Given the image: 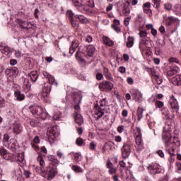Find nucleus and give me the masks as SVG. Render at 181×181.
<instances>
[{
	"mask_svg": "<svg viewBox=\"0 0 181 181\" xmlns=\"http://www.w3.org/2000/svg\"><path fill=\"white\" fill-rule=\"evenodd\" d=\"M38 163L41 167H36L35 172L41 175L43 177H47V180H52L56 175H57V168L54 167L53 165H49L46 168V170L43 169L45 165V160L42 156H38L37 158Z\"/></svg>",
	"mask_w": 181,
	"mask_h": 181,
	"instance_id": "f257e3e1",
	"label": "nucleus"
},
{
	"mask_svg": "<svg viewBox=\"0 0 181 181\" xmlns=\"http://www.w3.org/2000/svg\"><path fill=\"white\" fill-rule=\"evenodd\" d=\"M71 98L75 104L74 110L75 112L74 113V117L76 123L79 125H81L84 120L83 119V116L80 114V104H81V100H83V96L78 92H74L71 95Z\"/></svg>",
	"mask_w": 181,
	"mask_h": 181,
	"instance_id": "f03ea898",
	"label": "nucleus"
},
{
	"mask_svg": "<svg viewBox=\"0 0 181 181\" xmlns=\"http://www.w3.org/2000/svg\"><path fill=\"white\" fill-rule=\"evenodd\" d=\"M30 111L33 115H37L40 119H50V115L43 110V107L37 105L30 106Z\"/></svg>",
	"mask_w": 181,
	"mask_h": 181,
	"instance_id": "7ed1b4c3",
	"label": "nucleus"
},
{
	"mask_svg": "<svg viewBox=\"0 0 181 181\" xmlns=\"http://www.w3.org/2000/svg\"><path fill=\"white\" fill-rule=\"evenodd\" d=\"M133 134L136 140V148L137 152H141L142 149H144V142L142 141V132L141 131V128L135 127L133 129Z\"/></svg>",
	"mask_w": 181,
	"mask_h": 181,
	"instance_id": "20e7f679",
	"label": "nucleus"
},
{
	"mask_svg": "<svg viewBox=\"0 0 181 181\" xmlns=\"http://www.w3.org/2000/svg\"><path fill=\"white\" fill-rule=\"evenodd\" d=\"M162 139L165 146H170L172 145V127L169 124H167L163 128Z\"/></svg>",
	"mask_w": 181,
	"mask_h": 181,
	"instance_id": "39448f33",
	"label": "nucleus"
},
{
	"mask_svg": "<svg viewBox=\"0 0 181 181\" xmlns=\"http://www.w3.org/2000/svg\"><path fill=\"white\" fill-rule=\"evenodd\" d=\"M47 135L48 136V141L49 144H54V139L60 135L59 130L57 129V126L49 127L47 131Z\"/></svg>",
	"mask_w": 181,
	"mask_h": 181,
	"instance_id": "423d86ee",
	"label": "nucleus"
},
{
	"mask_svg": "<svg viewBox=\"0 0 181 181\" xmlns=\"http://www.w3.org/2000/svg\"><path fill=\"white\" fill-rule=\"evenodd\" d=\"M147 170L150 175L155 176V175H159L162 173V167L157 163H151L147 166Z\"/></svg>",
	"mask_w": 181,
	"mask_h": 181,
	"instance_id": "0eeeda50",
	"label": "nucleus"
},
{
	"mask_svg": "<svg viewBox=\"0 0 181 181\" xmlns=\"http://www.w3.org/2000/svg\"><path fill=\"white\" fill-rule=\"evenodd\" d=\"M130 94L134 101H136L137 103H142L143 95L142 93L139 91V90L134 88L131 89Z\"/></svg>",
	"mask_w": 181,
	"mask_h": 181,
	"instance_id": "6e6552de",
	"label": "nucleus"
},
{
	"mask_svg": "<svg viewBox=\"0 0 181 181\" xmlns=\"http://www.w3.org/2000/svg\"><path fill=\"white\" fill-rule=\"evenodd\" d=\"M99 88L101 91H111L114 88V83L105 81L99 84Z\"/></svg>",
	"mask_w": 181,
	"mask_h": 181,
	"instance_id": "1a4fd4ad",
	"label": "nucleus"
},
{
	"mask_svg": "<svg viewBox=\"0 0 181 181\" xmlns=\"http://www.w3.org/2000/svg\"><path fill=\"white\" fill-rule=\"evenodd\" d=\"M122 151V156L124 159H127V158L129 157L131 155V146L129 144L124 143L121 148Z\"/></svg>",
	"mask_w": 181,
	"mask_h": 181,
	"instance_id": "9d476101",
	"label": "nucleus"
},
{
	"mask_svg": "<svg viewBox=\"0 0 181 181\" xmlns=\"http://www.w3.org/2000/svg\"><path fill=\"white\" fill-rule=\"evenodd\" d=\"M42 75L45 78H47L48 81V84H50L51 86H55L56 87L59 86V83H57V81H56V78H54V76L50 75L47 71H42Z\"/></svg>",
	"mask_w": 181,
	"mask_h": 181,
	"instance_id": "9b49d317",
	"label": "nucleus"
},
{
	"mask_svg": "<svg viewBox=\"0 0 181 181\" xmlns=\"http://www.w3.org/2000/svg\"><path fill=\"white\" fill-rule=\"evenodd\" d=\"M169 106L173 113L179 111V103H177V100H176L173 95H172L169 100Z\"/></svg>",
	"mask_w": 181,
	"mask_h": 181,
	"instance_id": "f8f14e48",
	"label": "nucleus"
},
{
	"mask_svg": "<svg viewBox=\"0 0 181 181\" xmlns=\"http://www.w3.org/2000/svg\"><path fill=\"white\" fill-rule=\"evenodd\" d=\"M93 115L96 119H100L101 117H103L105 112L104 109L101 108L98 104L95 105L93 107Z\"/></svg>",
	"mask_w": 181,
	"mask_h": 181,
	"instance_id": "ddd939ff",
	"label": "nucleus"
},
{
	"mask_svg": "<svg viewBox=\"0 0 181 181\" xmlns=\"http://www.w3.org/2000/svg\"><path fill=\"white\" fill-rule=\"evenodd\" d=\"M6 74L8 76V77H11V80H13V78H16L18 77V74H19V69L16 67H13L12 69H6Z\"/></svg>",
	"mask_w": 181,
	"mask_h": 181,
	"instance_id": "4468645a",
	"label": "nucleus"
},
{
	"mask_svg": "<svg viewBox=\"0 0 181 181\" xmlns=\"http://www.w3.org/2000/svg\"><path fill=\"white\" fill-rule=\"evenodd\" d=\"M129 1H122L121 6H122V12L124 16H128L129 13H131V10L129 9Z\"/></svg>",
	"mask_w": 181,
	"mask_h": 181,
	"instance_id": "2eb2a0df",
	"label": "nucleus"
},
{
	"mask_svg": "<svg viewBox=\"0 0 181 181\" xmlns=\"http://www.w3.org/2000/svg\"><path fill=\"white\" fill-rule=\"evenodd\" d=\"M0 155L3 159H5L6 160H12L13 159V155L8 152V151L5 148L0 150Z\"/></svg>",
	"mask_w": 181,
	"mask_h": 181,
	"instance_id": "dca6fc26",
	"label": "nucleus"
},
{
	"mask_svg": "<svg viewBox=\"0 0 181 181\" xmlns=\"http://www.w3.org/2000/svg\"><path fill=\"white\" fill-rule=\"evenodd\" d=\"M106 168H108L109 175H115V173H117V167L114 166L112 163H111V160H107Z\"/></svg>",
	"mask_w": 181,
	"mask_h": 181,
	"instance_id": "f3484780",
	"label": "nucleus"
},
{
	"mask_svg": "<svg viewBox=\"0 0 181 181\" xmlns=\"http://www.w3.org/2000/svg\"><path fill=\"white\" fill-rule=\"evenodd\" d=\"M16 160L21 168H23L26 165V160H25V154L23 153H18L16 158Z\"/></svg>",
	"mask_w": 181,
	"mask_h": 181,
	"instance_id": "a211bd4d",
	"label": "nucleus"
},
{
	"mask_svg": "<svg viewBox=\"0 0 181 181\" xmlns=\"http://www.w3.org/2000/svg\"><path fill=\"white\" fill-rule=\"evenodd\" d=\"M12 176L16 180H21L22 179V170L21 168H16L12 172Z\"/></svg>",
	"mask_w": 181,
	"mask_h": 181,
	"instance_id": "6ab92c4d",
	"label": "nucleus"
},
{
	"mask_svg": "<svg viewBox=\"0 0 181 181\" xmlns=\"http://www.w3.org/2000/svg\"><path fill=\"white\" fill-rule=\"evenodd\" d=\"M162 115L165 117V119H173L175 114L170 115L168 108H163L161 110Z\"/></svg>",
	"mask_w": 181,
	"mask_h": 181,
	"instance_id": "aec40b11",
	"label": "nucleus"
},
{
	"mask_svg": "<svg viewBox=\"0 0 181 181\" xmlns=\"http://www.w3.org/2000/svg\"><path fill=\"white\" fill-rule=\"evenodd\" d=\"M6 146L9 149H16L18 146V141L15 139H11Z\"/></svg>",
	"mask_w": 181,
	"mask_h": 181,
	"instance_id": "412c9836",
	"label": "nucleus"
},
{
	"mask_svg": "<svg viewBox=\"0 0 181 181\" xmlns=\"http://www.w3.org/2000/svg\"><path fill=\"white\" fill-rule=\"evenodd\" d=\"M174 86H181V75H176L170 80Z\"/></svg>",
	"mask_w": 181,
	"mask_h": 181,
	"instance_id": "4be33fe9",
	"label": "nucleus"
},
{
	"mask_svg": "<svg viewBox=\"0 0 181 181\" xmlns=\"http://www.w3.org/2000/svg\"><path fill=\"white\" fill-rule=\"evenodd\" d=\"M12 129L13 134H15L16 135H19V134L22 132L23 127L19 124L16 123L13 124Z\"/></svg>",
	"mask_w": 181,
	"mask_h": 181,
	"instance_id": "5701e85b",
	"label": "nucleus"
},
{
	"mask_svg": "<svg viewBox=\"0 0 181 181\" xmlns=\"http://www.w3.org/2000/svg\"><path fill=\"white\" fill-rule=\"evenodd\" d=\"M180 69L177 66H173L170 68V69L168 71L167 74L170 77H172V76H175V74H177V71H179Z\"/></svg>",
	"mask_w": 181,
	"mask_h": 181,
	"instance_id": "b1692460",
	"label": "nucleus"
},
{
	"mask_svg": "<svg viewBox=\"0 0 181 181\" xmlns=\"http://www.w3.org/2000/svg\"><path fill=\"white\" fill-rule=\"evenodd\" d=\"M31 85L30 82H29V79L25 78L23 86V89L25 93H29L30 91Z\"/></svg>",
	"mask_w": 181,
	"mask_h": 181,
	"instance_id": "393cba45",
	"label": "nucleus"
},
{
	"mask_svg": "<svg viewBox=\"0 0 181 181\" xmlns=\"http://www.w3.org/2000/svg\"><path fill=\"white\" fill-rule=\"evenodd\" d=\"M94 53H95V47L93 45H88L86 50L87 56H88V57H93Z\"/></svg>",
	"mask_w": 181,
	"mask_h": 181,
	"instance_id": "a878e982",
	"label": "nucleus"
},
{
	"mask_svg": "<svg viewBox=\"0 0 181 181\" xmlns=\"http://www.w3.org/2000/svg\"><path fill=\"white\" fill-rule=\"evenodd\" d=\"M14 95L16 101H23V100H25V95L19 90H16L14 92Z\"/></svg>",
	"mask_w": 181,
	"mask_h": 181,
	"instance_id": "bb28decb",
	"label": "nucleus"
},
{
	"mask_svg": "<svg viewBox=\"0 0 181 181\" xmlns=\"http://www.w3.org/2000/svg\"><path fill=\"white\" fill-rule=\"evenodd\" d=\"M1 52L4 54L8 56V57H11V56H12V49L9 47H4L1 48Z\"/></svg>",
	"mask_w": 181,
	"mask_h": 181,
	"instance_id": "cd10ccee",
	"label": "nucleus"
},
{
	"mask_svg": "<svg viewBox=\"0 0 181 181\" xmlns=\"http://www.w3.org/2000/svg\"><path fill=\"white\" fill-rule=\"evenodd\" d=\"M166 26H170V25L175 23L176 22V18L173 16H168L167 18L164 20Z\"/></svg>",
	"mask_w": 181,
	"mask_h": 181,
	"instance_id": "c85d7f7f",
	"label": "nucleus"
},
{
	"mask_svg": "<svg viewBox=\"0 0 181 181\" xmlns=\"http://www.w3.org/2000/svg\"><path fill=\"white\" fill-rule=\"evenodd\" d=\"M103 43L106 45V46H114V41H112L111 39H110L107 36L103 37Z\"/></svg>",
	"mask_w": 181,
	"mask_h": 181,
	"instance_id": "c756f323",
	"label": "nucleus"
},
{
	"mask_svg": "<svg viewBox=\"0 0 181 181\" xmlns=\"http://www.w3.org/2000/svg\"><path fill=\"white\" fill-rule=\"evenodd\" d=\"M175 148L173 146H165V151L170 155L171 156H175Z\"/></svg>",
	"mask_w": 181,
	"mask_h": 181,
	"instance_id": "7c9ffc66",
	"label": "nucleus"
},
{
	"mask_svg": "<svg viewBox=\"0 0 181 181\" xmlns=\"http://www.w3.org/2000/svg\"><path fill=\"white\" fill-rule=\"evenodd\" d=\"M29 77L31 78L32 81L35 82L37 81L39 74H37V71H33L29 74Z\"/></svg>",
	"mask_w": 181,
	"mask_h": 181,
	"instance_id": "2f4dec72",
	"label": "nucleus"
},
{
	"mask_svg": "<svg viewBox=\"0 0 181 181\" xmlns=\"http://www.w3.org/2000/svg\"><path fill=\"white\" fill-rule=\"evenodd\" d=\"M171 146H175V148L180 146V140H179V138L174 136L173 140L171 139Z\"/></svg>",
	"mask_w": 181,
	"mask_h": 181,
	"instance_id": "473e14b6",
	"label": "nucleus"
},
{
	"mask_svg": "<svg viewBox=\"0 0 181 181\" xmlns=\"http://www.w3.org/2000/svg\"><path fill=\"white\" fill-rule=\"evenodd\" d=\"M48 159L52 163L51 165H59V163H60V161L58 160L57 157L55 156L51 155L48 156Z\"/></svg>",
	"mask_w": 181,
	"mask_h": 181,
	"instance_id": "72a5a7b5",
	"label": "nucleus"
},
{
	"mask_svg": "<svg viewBox=\"0 0 181 181\" xmlns=\"http://www.w3.org/2000/svg\"><path fill=\"white\" fill-rule=\"evenodd\" d=\"M135 42V39L134 37L129 36L127 37V47L131 48L134 46V43Z\"/></svg>",
	"mask_w": 181,
	"mask_h": 181,
	"instance_id": "f704fd0d",
	"label": "nucleus"
},
{
	"mask_svg": "<svg viewBox=\"0 0 181 181\" xmlns=\"http://www.w3.org/2000/svg\"><path fill=\"white\" fill-rule=\"evenodd\" d=\"M75 18H76V19L78 20L81 23H87V22H88L87 18L83 15H76Z\"/></svg>",
	"mask_w": 181,
	"mask_h": 181,
	"instance_id": "c9c22d12",
	"label": "nucleus"
},
{
	"mask_svg": "<svg viewBox=\"0 0 181 181\" xmlns=\"http://www.w3.org/2000/svg\"><path fill=\"white\" fill-rule=\"evenodd\" d=\"M42 90L45 93H50L52 91V85L49 83H45L43 85Z\"/></svg>",
	"mask_w": 181,
	"mask_h": 181,
	"instance_id": "e433bc0d",
	"label": "nucleus"
},
{
	"mask_svg": "<svg viewBox=\"0 0 181 181\" xmlns=\"http://www.w3.org/2000/svg\"><path fill=\"white\" fill-rule=\"evenodd\" d=\"M105 77H106L107 80H112V75H111V73H110V70H108V68L105 67L103 69Z\"/></svg>",
	"mask_w": 181,
	"mask_h": 181,
	"instance_id": "4c0bfd02",
	"label": "nucleus"
},
{
	"mask_svg": "<svg viewBox=\"0 0 181 181\" xmlns=\"http://www.w3.org/2000/svg\"><path fill=\"white\" fill-rule=\"evenodd\" d=\"M136 114L139 121H141V119H142L144 117V108L138 107Z\"/></svg>",
	"mask_w": 181,
	"mask_h": 181,
	"instance_id": "58836bf2",
	"label": "nucleus"
},
{
	"mask_svg": "<svg viewBox=\"0 0 181 181\" xmlns=\"http://www.w3.org/2000/svg\"><path fill=\"white\" fill-rule=\"evenodd\" d=\"M71 169L75 172V173H83V172H84L83 168L78 165H72Z\"/></svg>",
	"mask_w": 181,
	"mask_h": 181,
	"instance_id": "ea45409f",
	"label": "nucleus"
},
{
	"mask_svg": "<svg viewBox=\"0 0 181 181\" xmlns=\"http://www.w3.org/2000/svg\"><path fill=\"white\" fill-rule=\"evenodd\" d=\"M30 125L33 127H40V122L37 119H33L30 121Z\"/></svg>",
	"mask_w": 181,
	"mask_h": 181,
	"instance_id": "a19ab883",
	"label": "nucleus"
},
{
	"mask_svg": "<svg viewBox=\"0 0 181 181\" xmlns=\"http://www.w3.org/2000/svg\"><path fill=\"white\" fill-rule=\"evenodd\" d=\"M72 4L75 8H77V9L83 6V4L81 2H80V0H72Z\"/></svg>",
	"mask_w": 181,
	"mask_h": 181,
	"instance_id": "79ce46f5",
	"label": "nucleus"
},
{
	"mask_svg": "<svg viewBox=\"0 0 181 181\" xmlns=\"http://www.w3.org/2000/svg\"><path fill=\"white\" fill-rule=\"evenodd\" d=\"M100 107H108V100L107 98H103L99 102Z\"/></svg>",
	"mask_w": 181,
	"mask_h": 181,
	"instance_id": "37998d69",
	"label": "nucleus"
},
{
	"mask_svg": "<svg viewBox=\"0 0 181 181\" xmlns=\"http://www.w3.org/2000/svg\"><path fill=\"white\" fill-rule=\"evenodd\" d=\"M79 45H80V43L78 42V40L72 41V45L71 46V47H72L73 52H76V49H77V47H78Z\"/></svg>",
	"mask_w": 181,
	"mask_h": 181,
	"instance_id": "c03bdc74",
	"label": "nucleus"
},
{
	"mask_svg": "<svg viewBox=\"0 0 181 181\" xmlns=\"http://www.w3.org/2000/svg\"><path fill=\"white\" fill-rule=\"evenodd\" d=\"M74 160L76 162H80V160H81V159H83V156H81V154H80V153H74Z\"/></svg>",
	"mask_w": 181,
	"mask_h": 181,
	"instance_id": "a18cd8bd",
	"label": "nucleus"
},
{
	"mask_svg": "<svg viewBox=\"0 0 181 181\" xmlns=\"http://www.w3.org/2000/svg\"><path fill=\"white\" fill-rule=\"evenodd\" d=\"M53 118L56 121L62 120V113L60 112V111H58V112H55V114L53 116Z\"/></svg>",
	"mask_w": 181,
	"mask_h": 181,
	"instance_id": "49530a36",
	"label": "nucleus"
},
{
	"mask_svg": "<svg viewBox=\"0 0 181 181\" xmlns=\"http://www.w3.org/2000/svg\"><path fill=\"white\" fill-rule=\"evenodd\" d=\"M9 135L6 134L3 136V143L6 146L9 144Z\"/></svg>",
	"mask_w": 181,
	"mask_h": 181,
	"instance_id": "de8ad7c7",
	"label": "nucleus"
},
{
	"mask_svg": "<svg viewBox=\"0 0 181 181\" xmlns=\"http://www.w3.org/2000/svg\"><path fill=\"white\" fill-rule=\"evenodd\" d=\"M76 144L78 146H82L83 144H84V140L81 137H78L76 140Z\"/></svg>",
	"mask_w": 181,
	"mask_h": 181,
	"instance_id": "09e8293b",
	"label": "nucleus"
},
{
	"mask_svg": "<svg viewBox=\"0 0 181 181\" xmlns=\"http://www.w3.org/2000/svg\"><path fill=\"white\" fill-rule=\"evenodd\" d=\"M17 23H18V25H20V26H21V28H23V29H25V28H28V26H26V23L23 21V20H17Z\"/></svg>",
	"mask_w": 181,
	"mask_h": 181,
	"instance_id": "8fccbe9b",
	"label": "nucleus"
},
{
	"mask_svg": "<svg viewBox=\"0 0 181 181\" xmlns=\"http://www.w3.org/2000/svg\"><path fill=\"white\" fill-rule=\"evenodd\" d=\"M145 40H141L139 42V49L141 52H145Z\"/></svg>",
	"mask_w": 181,
	"mask_h": 181,
	"instance_id": "3c124183",
	"label": "nucleus"
},
{
	"mask_svg": "<svg viewBox=\"0 0 181 181\" xmlns=\"http://www.w3.org/2000/svg\"><path fill=\"white\" fill-rule=\"evenodd\" d=\"M57 156L59 158V159H66V157H64V154L60 150L57 151Z\"/></svg>",
	"mask_w": 181,
	"mask_h": 181,
	"instance_id": "603ef678",
	"label": "nucleus"
},
{
	"mask_svg": "<svg viewBox=\"0 0 181 181\" xmlns=\"http://www.w3.org/2000/svg\"><path fill=\"white\" fill-rule=\"evenodd\" d=\"M76 60H78V62H84V59L81 57V55L80 54V52H78V51H77L76 53Z\"/></svg>",
	"mask_w": 181,
	"mask_h": 181,
	"instance_id": "864d4df0",
	"label": "nucleus"
},
{
	"mask_svg": "<svg viewBox=\"0 0 181 181\" xmlns=\"http://www.w3.org/2000/svg\"><path fill=\"white\" fill-rule=\"evenodd\" d=\"M175 12H176L177 15H181V5L177 4L175 6Z\"/></svg>",
	"mask_w": 181,
	"mask_h": 181,
	"instance_id": "5fc2aeb1",
	"label": "nucleus"
},
{
	"mask_svg": "<svg viewBox=\"0 0 181 181\" xmlns=\"http://www.w3.org/2000/svg\"><path fill=\"white\" fill-rule=\"evenodd\" d=\"M143 11L144 13H146L148 16H152V10H151V8H143Z\"/></svg>",
	"mask_w": 181,
	"mask_h": 181,
	"instance_id": "6e6d98bb",
	"label": "nucleus"
},
{
	"mask_svg": "<svg viewBox=\"0 0 181 181\" xmlns=\"http://www.w3.org/2000/svg\"><path fill=\"white\" fill-rule=\"evenodd\" d=\"M112 29L114 30L117 33H119V32H121V28L116 25H112Z\"/></svg>",
	"mask_w": 181,
	"mask_h": 181,
	"instance_id": "4d7b16f0",
	"label": "nucleus"
},
{
	"mask_svg": "<svg viewBox=\"0 0 181 181\" xmlns=\"http://www.w3.org/2000/svg\"><path fill=\"white\" fill-rule=\"evenodd\" d=\"M169 63H177L179 64V59L176 57H170L168 59Z\"/></svg>",
	"mask_w": 181,
	"mask_h": 181,
	"instance_id": "13d9d810",
	"label": "nucleus"
},
{
	"mask_svg": "<svg viewBox=\"0 0 181 181\" xmlns=\"http://www.w3.org/2000/svg\"><path fill=\"white\" fill-rule=\"evenodd\" d=\"M156 108H162L163 107V102L162 101H156L155 103Z\"/></svg>",
	"mask_w": 181,
	"mask_h": 181,
	"instance_id": "bf43d9fd",
	"label": "nucleus"
},
{
	"mask_svg": "<svg viewBox=\"0 0 181 181\" xmlns=\"http://www.w3.org/2000/svg\"><path fill=\"white\" fill-rule=\"evenodd\" d=\"M15 56L16 59H22L23 54L21 51H16Z\"/></svg>",
	"mask_w": 181,
	"mask_h": 181,
	"instance_id": "052dcab7",
	"label": "nucleus"
},
{
	"mask_svg": "<svg viewBox=\"0 0 181 181\" xmlns=\"http://www.w3.org/2000/svg\"><path fill=\"white\" fill-rule=\"evenodd\" d=\"M164 8L166 11H171L172 10V4L170 3H165L164 4Z\"/></svg>",
	"mask_w": 181,
	"mask_h": 181,
	"instance_id": "680f3d73",
	"label": "nucleus"
},
{
	"mask_svg": "<svg viewBox=\"0 0 181 181\" xmlns=\"http://www.w3.org/2000/svg\"><path fill=\"white\" fill-rule=\"evenodd\" d=\"M139 35L140 37H146L148 33L146 32V30H141L139 32Z\"/></svg>",
	"mask_w": 181,
	"mask_h": 181,
	"instance_id": "e2e57ef3",
	"label": "nucleus"
},
{
	"mask_svg": "<svg viewBox=\"0 0 181 181\" xmlns=\"http://www.w3.org/2000/svg\"><path fill=\"white\" fill-rule=\"evenodd\" d=\"M155 80L157 83V84H162L163 80L162 79V77L156 76Z\"/></svg>",
	"mask_w": 181,
	"mask_h": 181,
	"instance_id": "0e129e2a",
	"label": "nucleus"
},
{
	"mask_svg": "<svg viewBox=\"0 0 181 181\" xmlns=\"http://www.w3.org/2000/svg\"><path fill=\"white\" fill-rule=\"evenodd\" d=\"M118 71L122 74H124V73H126L127 71V69H125L124 66H119L118 69Z\"/></svg>",
	"mask_w": 181,
	"mask_h": 181,
	"instance_id": "69168bd1",
	"label": "nucleus"
},
{
	"mask_svg": "<svg viewBox=\"0 0 181 181\" xmlns=\"http://www.w3.org/2000/svg\"><path fill=\"white\" fill-rule=\"evenodd\" d=\"M154 3V6L158 9L160 5V0H153Z\"/></svg>",
	"mask_w": 181,
	"mask_h": 181,
	"instance_id": "338daca9",
	"label": "nucleus"
},
{
	"mask_svg": "<svg viewBox=\"0 0 181 181\" xmlns=\"http://www.w3.org/2000/svg\"><path fill=\"white\" fill-rule=\"evenodd\" d=\"M130 21H131V16H129V17L126 18L124 19V25H125L126 26H128V25H129Z\"/></svg>",
	"mask_w": 181,
	"mask_h": 181,
	"instance_id": "774afa93",
	"label": "nucleus"
}]
</instances>
